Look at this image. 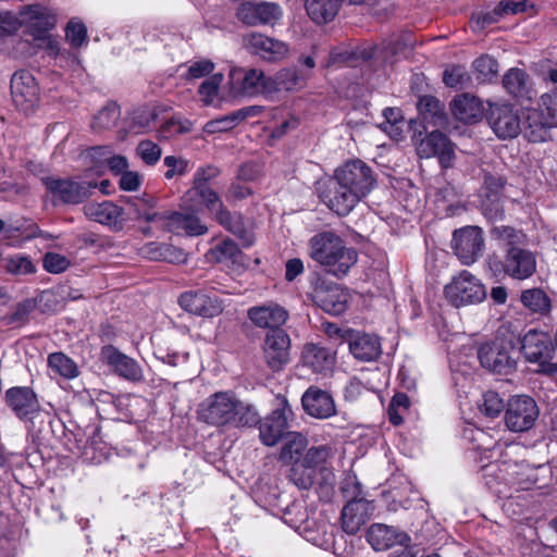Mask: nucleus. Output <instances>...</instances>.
I'll return each instance as SVG.
<instances>
[{
	"label": "nucleus",
	"mask_w": 557,
	"mask_h": 557,
	"mask_svg": "<svg viewBox=\"0 0 557 557\" xmlns=\"http://www.w3.org/2000/svg\"><path fill=\"white\" fill-rule=\"evenodd\" d=\"M372 169L357 159L337 168L334 175L318 183L319 198L338 215H347L374 188Z\"/></svg>",
	"instance_id": "nucleus-1"
},
{
	"label": "nucleus",
	"mask_w": 557,
	"mask_h": 557,
	"mask_svg": "<svg viewBox=\"0 0 557 557\" xmlns=\"http://www.w3.org/2000/svg\"><path fill=\"white\" fill-rule=\"evenodd\" d=\"M491 235L504 249L503 259H488L490 269L495 274L504 273L515 280H525L534 274L536 258L531 250L523 247L527 236L522 231L499 225L491 230Z\"/></svg>",
	"instance_id": "nucleus-2"
},
{
	"label": "nucleus",
	"mask_w": 557,
	"mask_h": 557,
	"mask_svg": "<svg viewBox=\"0 0 557 557\" xmlns=\"http://www.w3.org/2000/svg\"><path fill=\"white\" fill-rule=\"evenodd\" d=\"M308 246L309 256L336 277L345 276L358 259L357 251L333 232L315 234Z\"/></svg>",
	"instance_id": "nucleus-3"
},
{
	"label": "nucleus",
	"mask_w": 557,
	"mask_h": 557,
	"mask_svg": "<svg viewBox=\"0 0 557 557\" xmlns=\"http://www.w3.org/2000/svg\"><path fill=\"white\" fill-rule=\"evenodd\" d=\"M334 451L329 445L312 446L308 448L304 458L289 465L288 479L298 488L309 490L315 483L317 473L322 475L321 485H332L333 472L326 467V462L333 457Z\"/></svg>",
	"instance_id": "nucleus-4"
},
{
	"label": "nucleus",
	"mask_w": 557,
	"mask_h": 557,
	"mask_svg": "<svg viewBox=\"0 0 557 557\" xmlns=\"http://www.w3.org/2000/svg\"><path fill=\"white\" fill-rule=\"evenodd\" d=\"M520 337L498 334L478 350L481 366L492 373L508 375L517 369Z\"/></svg>",
	"instance_id": "nucleus-5"
},
{
	"label": "nucleus",
	"mask_w": 557,
	"mask_h": 557,
	"mask_svg": "<svg viewBox=\"0 0 557 557\" xmlns=\"http://www.w3.org/2000/svg\"><path fill=\"white\" fill-rule=\"evenodd\" d=\"M408 127L412 132V140L417 145V153L420 158L437 157L442 168L453 166L455 148L446 135L438 131H432L425 137H422L426 127L414 120L409 121Z\"/></svg>",
	"instance_id": "nucleus-6"
},
{
	"label": "nucleus",
	"mask_w": 557,
	"mask_h": 557,
	"mask_svg": "<svg viewBox=\"0 0 557 557\" xmlns=\"http://www.w3.org/2000/svg\"><path fill=\"white\" fill-rule=\"evenodd\" d=\"M520 352L528 362L539 366L537 372L548 375L557 374V363L552 362L555 355V346L546 333L530 330L522 339H520L519 354Z\"/></svg>",
	"instance_id": "nucleus-7"
},
{
	"label": "nucleus",
	"mask_w": 557,
	"mask_h": 557,
	"mask_svg": "<svg viewBox=\"0 0 557 557\" xmlns=\"http://www.w3.org/2000/svg\"><path fill=\"white\" fill-rule=\"evenodd\" d=\"M236 395L232 392H216L199 404L198 419L209 425L223 426L234 421Z\"/></svg>",
	"instance_id": "nucleus-8"
},
{
	"label": "nucleus",
	"mask_w": 557,
	"mask_h": 557,
	"mask_svg": "<svg viewBox=\"0 0 557 557\" xmlns=\"http://www.w3.org/2000/svg\"><path fill=\"white\" fill-rule=\"evenodd\" d=\"M445 296L458 308L481 302L486 297V292L480 280L465 270L445 286Z\"/></svg>",
	"instance_id": "nucleus-9"
},
{
	"label": "nucleus",
	"mask_w": 557,
	"mask_h": 557,
	"mask_svg": "<svg viewBox=\"0 0 557 557\" xmlns=\"http://www.w3.org/2000/svg\"><path fill=\"white\" fill-rule=\"evenodd\" d=\"M310 298L326 313L338 315L346 311L350 296L338 284L318 278Z\"/></svg>",
	"instance_id": "nucleus-10"
},
{
	"label": "nucleus",
	"mask_w": 557,
	"mask_h": 557,
	"mask_svg": "<svg viewBox=\"0 0 557 557\" xmlns=\"http://www.w3.org/2000/svg\"><path fill=\"white\" fill-rule=\"evenodd\" d=\"M293 418L290 406L284 401L282 406L273 410L259 424V437L265 446H275L280 441L285 440L289 431V420Z\"/></svg>",
	"instance_id": "nucleus-11"
},
{
	"label": "nucleus",
	"mask_w": 557,
	"mask_h": 557,
	"mask_svg": "<svg viewBox=\"0 0 557 557\" xmlns=\"http://www.w3.org/2000/svg\"><path fill=\"white\" fill-rule=\"evenodd\" d=\"M539 413V407L533 398L524 395L516 396L507 404L505 423L512 432H524L534 425Z\"/></svg>",
	"instance_id": "nucleus-12"
},
{
	"label": "nucleus",
	"mask_w": 557,
	"mask_h": 557,
	"mask_svg": "<svg viewBox=\"0 0 557 557\" xmlns=\"http://www.w3.org/2000/svg\"><path fill=\"white\" fill-rule=\"evenodd\" d=\"M487 121L495 135L503 140L516 138L522 132V115L510 104L491 106Z\"/></svg>",
	"instance_id": "nucleus-13"
},
{
	"label": "nucleus",
	"mask_w": 557,
	"mask_h": 557,
	"mask_svg": "<svg viewBox=\"0 0 557 557\" xmlns=\"http://www.w3.org/2000/svg\"><path fill=\"white\" fill-rule=\"evenodd\" d=\"M263 360L273 372H278L290 360V337L285 330L268 331L262 342Z\"/></svg>",
	"instance_id": "nucleus-14"
},
{
	"label": "nucleus",
	"mask_w": 557,
	"mask_h": 557,
	"mask_svg": "<svg viewBox=\"0 0 557 557\" xmlns=\"http://www.w3.org/2000/svg\"><path fill=\"white\" fill-rule=\"evenodd\" d=\"M243 47L250 54L257 55L267 62H280L289 52V47L286 42L258 32L244 35Z\"/></svg>",
	"instance_id": "nucleus-15"
},
{
	"label": "nucleus",
	"mask_w": 557,
	"mask_h": 557,
	"mask_svg": "<svg viewBox=\"0 0 557 557\" xmlns=\"http://www.w3.org/2000/svg\"><path fill=\"white\" fill-rule=\"evenodd\" d=\"M451 248L463 264L478 260L484 249L483 232L479 226H466L453 234Z\"/></svg>",
	"instance_id": "nucleus-16"
},
{
	"label": "nucleus",
	"mask_w": 557,
	"mask_h": 557,
	"mask_svg": "<svg viewBox=\"0 0 557 557\" xmlns=\"http://www.w3.org/2000/svg\"><path fill=\"white\" fill-rule=\"evenodd\" d=\"M283 16L282 8L275 2L246 1L237 9L238 20L250 27L274 26Z\"/></svg>",
	"instance_id": "nucleus-17"
},
{
	"label": "nucleus",
	"mask_w": 557,
	"mask_h": 557,
	"mask_svg": "<svg viewBox=\"0 0 557 557\" xmlns=\"http://www.w3.org/2000/svg\"><path fill=\"white\" fill-rule=\"evenodd\" d=\"M20 18L34 39H44L57 24V16L52 10L39 3L23 7Z\"/></svg>",
	"instance_id": "nucleus-18"
},
{
	"label": "nucleus",
	"mask_w": 557,
	"mask_h": 557,
	"mask_svg": "<svg viewBox=\"0 0 557 557\" xmlns=\"http://www.w3.org/2000/svg\"><path fill=\"white\" fill-rule=\"evenodd\" d=\"M178 304L185 311L203 318L218 317L225 308L223 299L200 289L183 293Z\"/></svg>",
	"instance_id": "nucleus-19"
},
{
	"label": "nucleus",
	"mask_w": 557,
	"mask_h": 557,
	"mask_svg": "<svg viewBox=\"0 0 557 557\" xmlns=\"http://www.w3.org/2000/svg\"><path fill=\"white\" fill-rule=\"evenodd\" d=\"M45 186L52 196L69 205L83 202L90 196V189L96 188V183L76 182L73 180H61L47 177L44 180Z\"/></svg>",
	"instance_id": "nucleus-20"
},
{
	"label": "nucleus",
	"mask_w": 557,
	"mask_h": 557,
	"mask_svg": "<svg viewBox=\"0 0 557 557\" xmlns=\"http://www.w3.org/2000/svg\"><path fill=\"white\" fill-rule=\"evenodd\" d=\"M11 96L14 104L28 112L38 101L39 87L34 75L26 70L15 72L11 78Z\"/></svg>",
	"instance_id": "nucleus-21"
},
{
	"label": "nucleus",
	"mask_w": 557,
	"mask_h": 557,
	"mask_svg": "<svg viewBox=\"0 0 557 557\" xmlns=\"http://www.w3.org/2000/svg\"><path fill=\"white\" fill-rule=\"evenodd\" d=\"M288 317V311L274 301H267L247 310L249 321L256 327L267 329L268 331L284 330L282 326L286 323Z\"/></svg>",
	"instance_id": "nucleus-22"
},
{
	"label": "nucleus",
	"mask_w": 557,
	"mask_h": 557,
	"mask_svg": "<svg viewBox=\"0 0 557 557\" xmlns=\"http://www.w3.org/2000/svg\"><path fill=\"white\" fill-rule=\"evenodd\" d=\"M7 406L20 419H30L39 412V401L35 392L27 386L11 387L5 392Z\"/></svg>",
	"instance_id": "nucleus-23"
},
{
	"label": "nucleus",
	"mask_w": 557,
	"mask_h": 557,
	"mask_svg": "<svg viewBox=\"0 0 557 557\" xmlns=\"http://www.w3.org/2000/svg\"><path fill=\"white\" fill-rule=\"evenodd\" d=\"M100 356L101 360L120 376L133 382L143 380V369L138 362L122 354L114 346L108 345L102 347Z\"/></svg>",
	"instance_id": "nucleus-24"
},
{
	"label": "nucleus",
	"mask_w": 557,
	"mask_h": 557,
	"mask_svg": "<svg viewBox=\"0 0 557 557\" xmlns=\"http://www.w3.org/2000/svg\"><path fill=\"white\" fill-rule=\"evenodd\" d=\"M366 539L374 550H387L396 547L397 544L411 542L407 533L383 523L371 524L367 530Z\"/></svg>",
	"instance_id": "nucleus-25"
},
{
	"label": "nucleus",
	"mask_w": 557,
	"mask_h": 557,
	"mask_svg": "<svg viewBox=\"0 0 557 557\" xmlns=\"http://www.w3.org/2000/svg\"><path fill=\"white\" fill-rule=\"evenodd\" d=\"M374 506L369 500L347 502L341 512L342 529L349 535L357 534L368 522Z\"/></svg>",
	"instance_id": "nucleus-26"
},
{
	"label": "nucleus",
	"mask_w": 557,
	"mask_h": 557,
	"mask_svg": "<svg viewBox=\"0 0 557 557\" xmlns=\"http://www.w3.org/2000/svg\"><path fill=\"white\" fill-rule=\"evenodd\" d=\"M214 220L227 232L235 235L244 247H250L255 243V234L239 212H232L223 206L213 215Z\"/></svg>",
	"instance_id": "nucleus-27"
},
{
	"label": "nucleus",
	"mask_w": 557,
	"mask_h": 557,
	"mask_svg": "<svg viewBox=\"0 0 557 557\" xmlns=\"http://www.w3.org/2000/svg\"><path fill=\"white\" fill-rule=\"evenodd\" d=\"M505 178L502 175L485 173L484 175V197L482 202L484 214L496 220L502 218L504 209L500 202L502 193L505 186Z\"/></svg>",
	"instance_id": "nucleus-28"
},
{
	"label": "nucleus",
	"mask_w": 557,
	"mask_h": 557,
	"mask_svg": "<svg viewBox=\"0 0 557 557\" xmlns=\"http://www.w3.org/2000/svg\"><path fill=\"white\" fill-rule=\"evenodd\" d=\"M170 211L168 232L176 235L201 236L208 232V226L195 213V210Z\"/></svg>",
	"instance_id": "nucleus-29"
},
{
	"label": "nucleus",
	"mask_w": 557,
	"mask_h": 557,
	"mask_svg": "<svg viewBox=\"0 0 557 557\" xmlns=\"http://www.w3.org/2000/svg\"><path fill=\"white\" fill-rule=\"evenodd\" d=\"M305 411L314 418L326 419L336 412L332 396L320 388L310 387L301 398Z\"/></svg>",
	"instance_id": "nucleus-30"
},
{
	"label": "nucleus",
	"mask_w": 557,
	"mask_h": 557,
	"mask_svg": "<svg viewBox=\"0 0 557 557\" xmlns=\"http://www.w3.org/2000/svg\"><path fill=\"white\" fill-rule=\"evenodd\" d=\"M182 201L187 210H196L198 205H203L212 215L224 206L219 194L210 186H191L184 194Z\"/></svg>",
	"instance_id": "nucleus-31"
},
{
	"label": "nucleus",
	"mask_w": 557,
	"mask_h": 557,
	"mask_svg": "<svg viewBox=\"0 0 557 557\" xmlns=\"http://www.w3.org/2000/svg\"><path fill=\"white\" fill-rule=\"evenodd\" d=\"M301 362L315 373L329 374L335 364V355L317 344H306L301 351Z\"/></svg>",
	"instance_id": "nucleus-32"
},
{
	"label": "nucleus",
	"mask_w": 557,
	"mask_h": 557,
	"mask_svg": "<svg viewBox=\"0 0 557 557\" xmlns=\"http://www.w3.org/2000/svg\"><path fill=\"white\" fill-rule=\"evenodd\" d=\"M555 127L536 109H528L522 112L523 136L532 143H543L549 138V129Z\"/></svg>",
	"instance_id": "nucleus-33"
},
{
	"label": "nucleus",
	"mask_w": 557,
	"mask_h": 557,
	"mask_svg": "<svg viewBox=\"0 0 557 557\" xmlns=\"http://www.w3.org/2000/svg\"><path fill=\"white\" fill-rule=\"evenodd\" d=\"M348 346L352 356L360 361H372L381 355V343L374 335L355 331Z\"/></svg>",
	"instance_id": "nucleus-34"
},
{
	"label": "nucleus",
	"mask_w": 557,
	"mask_h": 557,
	"mask_svg": "<svg viewBox=\"0 0 557 557\" xmlns=\"http://www.w3.org/2000/svg\"><path fill=\"white\" fill-rule=\"evenodd\" d=\"M310 78L309 71H299L296 67H284L270 77V92L292 91L304 88Z\"/></svg>",
	"instance_id": "nucleus-35"
},
{
	"label": "nucleus",
	"mask_w": 557,
	"mask_h": 557,
	"mask_svg": "<svg viewBox=\"0 0 557 557\" xmlns=\"http://www.w3.org/2000/svg\"><path fill=\"white\" fill-rule=\"evenodd\" d=\"M83 211L89 220L104 225H116L123 212L119 206L108 200L86 203Z\"/></svg>",
	"instance_id": "nucleus-36"
},
{
	"label": "nucleus",
	"mask_w": 557,
	"mask_h": 557,
	"mask_svg": "<svg viewBox=\"0 0 557 557\" xmlns=\"http://www.w3.org/2000/svg\"><path fill=\"white\" fill-rule=\"evenodd\" d=\"M451 111L458 120L465 123H473L481 116L482 104L478 98L463 94L454 98Z\"/></svg>",
	"instance_id": "nucleus-37"
},
{
	"label": "nucleus",
	"mask_w": 557,
	"mask_h": 557,
	"mask_svg": "<svg viewBox=\"0 0 557 557\" xmlns=\"http://www.w3.org/2000/svg\"><path fill=\"white\" fill-rule=\"evenodd\" d=\"M308 446L307 438L299 432H292L285 438V443L281 448L278 460L283 465H292L297 460H301Z\"/></svg>",
	"instance_id": "nucleus-38"
},
{
	"label": "nucleus",
	"mask_w": 557,
	"mask_h": 557,
	"mask_svg": "<svg viewBox=\"0 0 557 557\" xmlns=\"http://www.w3.org/2000/svg\"><path fill=\"white\" fill-rule=\"evenodd\" d=\"M341 0H306V10L317 24L332 21L338 12Z\"/></svg>",
	"instance_id": "nucleus-39"
},
{
	"label": "nucleus",
	"mask_w": 557,
	"mask_h": 557,
	"mask_svg": "<svg viewBox=\"0 0 557 557\" xmlns=\"http://www.w3.org/2000/svg\"><path fill=\"white\" fill-rule=\"evenodd\" d=\"M397 53V42L394 40L383 41L381 45H361L352 49L356 61H369L374 58H382L387 61L391 55Z\"/></svg>",
	"instance_id": "nucleus-40"
},
{
	"label": "nucleus",
	"mask_w": 557,
	"mask_h": 557,
	"mask_svg": "<svg viewBox=\"0 0 557 557\" xmlns=\"http://www.w3.org/2000/svg\"><path fill=\"white\" fill-rule=\"evenodd\" d=\"M505 89L517 98H531L529 75L520 69H510L503 78Z\"/></svg>",
	"instance_id": "nucleus-41"
},
{
	"label": "nucleus",
	"mask_w": 557,
	"mask_h": 557,
	"mask_svg": "<svg viewBox=\"0 0 557 557\" xmlns=\"http://www.w3.org/2000/svg\"><path fill=\"white\" fill-rule=\"evenodd\" d=\"M270 77L265 78L264 73L257 69L245 71L240 79V92L246 96H256L263 91L270 92Z\"/></svg>",
	"instance_id": "nucleus-42"
},
{
	"label": "nucleus",
	"mask_w": 557,
	"mask_h": 557,
	"mask_svg": "<svg viewBox=\"0 0 557 557\" xmlns=\"http://www.w3.org/2000/svg\"><path fill=\"white\" fill-rule=\"evenodd\" d=\"M121 111L115 102H108L95 116L91 123L94 132L101 133L113 128L120 120Z\"/></svg>",
	"instance_id": "nucleus-43"
},
{
	"label": "nucleus",
	"mask_w": 557,
	"mask_h": 557,
	"mask_svg": "<svg viewBox=\"0 0 557 557\" xmlns=\"http://www.w3.org/2000/svg\"><path fill=\"white\" fill-rule=\"evenodd\" d=\"M418 109L424 120H428L430 116L434 125L443 126L445 124L444 104L435 97L424 96L420 98Z\"/></svg>",
	"instance_id": "nucleus-44"
},
{
	"label": "nucleus",
	"mask_w": 557,
	"mask_h": 557,
	"mask_svg": "<svg viewBox=\"0 0 557 557\" xmlns=\"http://www.w3.org/2000/svg\"><path fill=\"white\" fill-rule=\"evenodd\" d=\"M521 302L533 312L546 313L550 309L548 296L540 288L522 292Z\"/></svg>",
	"instance_id": "nucleus-45"
},
{
	"label": "nucleus",
	"mask_w": 557,
	"mask_h": 557,
	"mask_svg": "<svg viewBox=\"0 0 557 557\" xmlns=\"http://www.w3.org/2000/svg\"><path fill=\"white\" fill-rule=\"evenodd\" d=\"M49 367L65 379H74L78 375L77 364L63 352H53L48 357Z\"/></svg>",
	"instance_id": "nucleus-46"
},
{
	"label": "nucleus",
	"mask_w": 557,
	"mask_h": 557,
	"mask_svg": "<svg viewBox=\"0 0 557 557\" xmlns=\"http://www.w3.org/2000/svg\"><path fill=\"white\" fill-rule=\"evenodd\" d=\"M234 421L231 423L235 426H255L260 424V416L256 408L249 404H245L238 398L236 399V409L234 410Z\"/></svg>",
	"instance_id": "nucleus-47"
},
{
	"label": "nucleus",
	"mask_w": 557,
	"mask_h": 557,
	"mask_svg": "<svg viewBox=\"0 0 557 557\" xmlns=\"http://www.w3.org/2000/svg\"><path fill=\"white\" fill-rule=\"evenodd\" d=\"M473 69L480 82H490L498 73V62L490 55H481L473 61Z\"/></svg>",
	"instance_id": "nucleus-48"
},
{
	"label": "nucleus",
	"mask_w": 557,
	"mask_h": 557,
	"mask_svg": "<svg viewBox=\"0 0 557 557\" xmlns=\"http://www.w3.org/2000/svg\"><path fill=\"white\" fill-rule=\"evenodd\" d=\"M3 268L8 273L14 275H26L36 271L32 260L28 257L22 255H15L3 259Z\"/></svg>",
	"instance_id": "nucleus-49"
},
{
	"label": "nucleus",
	"mask_w": 557,
	"mask_h": 557,
	"mask_svg": "<svg viewBox=\"0 0 557 557\" xmlns=\"http://www.w3.org/2000/svg\"><path fill=\"white\" fill-rule=\"evenodd\" d=\"M505 408L504 400L494 391H487L483 394V401L480 405V410L488 418L498 417Z\"/></svg>",
	"instance_id": "nucleus-50"
},
{
	"label": "nucleus",
	"mask_w": 557,
	"mask_h": 557,
	"mask_svg": "<svg viewBox=\"0 0 557 557\" xmlns=\"http://www.w3.org/2000/svg\"><path fill=\"white\" fill-rule=\"evenodd\" d=\"M223 82V75L221 73L213 74L199 86V94L201 100L206 104H211L218 96L219 87Z\"/></svg>",
	"instance_id": "nucleus-51"
},
{
	"label": "nucleus",
	"mask_w": 557,
	"mask_h": 557,
	"mask_svg": "<svg viewBox=\"0 0 557 557\" xmlns=\"http://www.w3.org/2000/svg\"><path fill=\"white\" fill-rule=\"evenodd\" d=\"M136 152L148 165L156 164L162 153L161 148L151 140H141L136 148Z\"/></svg>",
	"instance_id": "nucleus-52"
},
{
	"label": "nucleus",
	"mask_w": 557,
	"mask_h": 557,
	"mask_svg": "<svg viewBox=\"0 0 557 557\" xmlns=\"http://www.w3.org/2000/svg\"><path fill=\"white\" fill-rule=\"evenodd\" d=\"M240 122H239L238 115H236V112L234 111L231 114H227L223 117L209 121L205 125V131L207 133L227 132V131L234 128Z\"/></svg>",
	"instance_id": "nucleus-53"
},
{
	"label": "nucleus",
	"mask_w": 557,
	"mask_h": 557,
	"mask_svg": "<svg viewBox=\"0 0 557 557\" xmlns=\"http://www.w3.org/2000/svg\"><path fill=\"white\" fill-rule=\"evenodd\" d=\"M502 15H503V13L499 10V5L497 8H495L493 11L481 12L475 15H472V17L470 20L471 28L474 32H481L485 27L496 23Z\"/></svg>",
	"instance_id": "nucleus-54"
},
{
	"label": "nucleus",
	"mask_w": 557,
	"mask_h": 557,
	"mask_svg": "<svg viewBox=\"0 0 557 557\" xmlns=\"http://www.w3.org/2000/svg\"><path fill=\"white\" fill-rule=\"evenodd\" d=\"M539 112H542L543 115L550 122L557 126V95L555 94H544L541 97L540 108L536 109Z\"/></svg>",
	"instance_id": "nucleus-55"
},
{
	"label": "nucleus",
	"mask_w": 557,
	"mask_h": 557,
	"mask_svg": "<svg viewBox=\"0 0 557 557\" xmlns=\"http://www.w3.org/2000/svg\"><path fill=\"white\" fill-rule=\"evenodd\" d=\"M443 81L446 86L457 88L462 87L469 81V76L463 66L457 65L445 70Z\"/></svg>",
	"instance_id": "nucleus-56"
},
{
	"label": "nucleus",
	"mask_w": 557,
	"mask_h": 557,
	"mask_svg": "<svg viewBox=\"0 0 557 557\" xmlns=\"http://www.w3.org/2000/svg\"><path fill=\"white\" fill-rule=\"evenodd\" d=\"M42 264L46 271L58 274L70 267V260L60 253L47 252L44 257Z\"/></svg>",
	"instance_id": "nucleus-57"
},
{
	"label": "nucleus",
	"mask_w": 557,
	"mask_h": 557,
	"mask_svg": "<svg viewBox=\"0 0 557 557\" xmlns=\"http://www.w3.org/2000/svg\"><path fill=\"white\" fill-rule=\"evenodd\" d=\"M65 36L72 47H81L87 38V28L83 23L71 21L66 26Z\"/></svg>",
	"instance_id": "nucleus-58"
},
{
	"label": "nucleus",
	"mask_w": 557,
	"mask_h": 557,
	"mask_svg": "<svg viewBox=\"0 0 557 557\" xmlns=\"http://www.w3.org/2000/svg\"><path fill=\"white\" fill-rule=\"evenodd\" d=\"M342 493L347 502L367 500L363 496L362 485L357 481L356 478L345 479L342 485Z\"/></svg>",
	"instance_id": "nucleus-59"
},
{
	"label": "nucleus",
	"mask_w": 557,
	"mask_h": 557,
	"mask_svg": "<svg viewBox=\"0 0 557 557\" xmlns=\"http://www.w3.org/2000/svg\"><path fill=\"white\" fill-rule=\"evenodd\" d=\"M214 70V64L210 60H200L191 63L185 75L186 79H198L209 75Z\"/></svg>",
	"instance_id": "nucleus-60"
},
{
	"label": "nucleus",
	"mask_w": 557,
	"mask_h": 557,
	"mask_svg": "<svg viewBox=\"0 0 557 557\" xmlns=\"http://www.w3.org/2000/svg\"><path fill=\"white\" fill-rule=\"evenodd\" d=\"M35 305L33 300L26 299L20 302L14 311L8 315V322L11 324H23L26 322L28 314L33 311Z\"/></svg>",
	"instance_id": "nucleus-61"
},
{
	"label": "nucleus",
	"mask_w": 557,
	"mask_h": 557,
	"mask_svg": "<svg viewBox=\"0 0 557 557\" xmlns=\"http://www.w3.org/2000/svg\"><path fill=\"white\" fill-rule=\"evenodd\" d=\"M323 331L331 339H336L339 343L343 342H349L350 337L352 336V333L355 332L351 329L348 327H341L335 323L325 322L322 324Z\"/></svg>",
	"instance_id": "nucleus-62"
},
{
	"label": "nucleus",
	"mask_w": 557,
	"mask_h": 557,
	"mask_svg": "<svg viewBox=\"0 0 557 557\" xmlns=\"http://www.w3.org/2000/svg\"><path fill=\"white\" fill-rule=\"evenodd\" d=\"M159 257L170 263H182L186 261V253L183 249L168 244H163L159 247Z\"/></svg>",
	"instance_id": "nucleus-63"
},
{
	"label": "nucleus",
	"mask_w": 557,
	"mask_h": 557,
	"mask_svg": "<svg viewBox=\"0 0 557 557\" xmlns=\"http://www.w3.org/2000/svg\"><path fill=\"white\" fill-rule=\"evenodd\" d=\"M220 174V170L213 165L199 168L193 181V186H209V182Z\"/></svg>",
	"instance_id": "nucleus-64"
}]
</instances>
